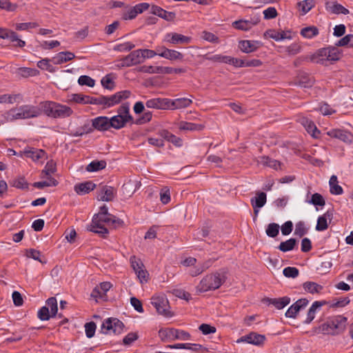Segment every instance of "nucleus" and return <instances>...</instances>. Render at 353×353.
I'll return each mask as SVG.
<instances>
[{"mask_svg": "<svg viewBox=\"0 0 353 353\" xmlns=\"http://www.w3.org/2000/svg\"><path fill=\"white\" fill-rule=\"evenodd\" d=\"M226 271L221 270L205 275L196 286V292L203 293L219 289L226 281Z\"/></svg>", "mask_w": 353, "mask_h": 353, "instance_id": "nucleus-1", "label": "nucleus"}, {"mask_svg": "<svg viewBox=\"0 0 353 353\" xmlns=\"http://www.w3.org/2000/svg\"><path fill=\"white\" fill-rule=\"evenodd\" d=\"M39 105L41 114L52 119H65L74 112L70 107L52 101L41 102Z\"/></svg>", "mask_w": 353, "mask_h": 353, "instance_id": "nucleus-2", "label": "nucleus"}, {"mask_svg": "<svg viewBox=\"0 0 353 353\" xmlns=\"http://www.w3.org/2000/svg\"><path fill=\"white\" fill-rule=\"evenodd\" d=\"M347 318L343 315L334 316L322 323L318 327L319 332L323 334L338 336L343 334L346 330Z\"/></svg>", "mask_w": 353, "mask_h": 353, "instance_id": "nucleus-3", "label": "nucleus"}, {"mask_svg": "<svg viewBox=\"0 0 353 353\" xmlns=\"http://www.w3.org/2000/svg\"><path fill=\"white\" fill-rule=\"evenodd\" d=\"M7 119L11 121L38 117L41 114V107L32 105H23L12 108L6 112Z\"/></svg>", "mask_w": 353, "mask_h": 353, "instance_id": "nucleus-4", "label": "nucleus"}, {"mask_svg": "<svg viewBox=\"0 0 353 353\" xmlns=\"http://www.w3.org/2000/svg\"><path fill=\"white\" fill-rule=\"evenodd\" d=\"M340 57L341 53L336 47L328 46L319 49L309 59L312 62L326 65L327 61H336L339 60Z\"/></svg>", "mask_w": 353, "mask_h": 353, "instance_id": "nucleus-5", "label": "nucleus"}, {"mask_svg": "<svg viewBox=\"0 0 353 353\" xmlns=\"http://www.w3.org/2000/svg\"><path fill=\"white\" fill-rule=\"evenodd\" d=\"M159 336L163 342H170L175 340H190L191 335L189 332L173 327L161 328Z\"/></svg>", "mask_w": 353, "mask_h": 353, "instance_id": "nucleus-6", "label": "nucleus"}, {"mask_svg": "<svg viewBox=\"0 0 353 353\" xmlns=\"http://www.w3.org/2000/svg\"><path fill=\"white\" fill-rule=\"evenodd\" d=\"M124 324L122 321L116 318L105 319L101 326V332L108 334L112 332L114 334H119L123 332Z\"/></svg>", "mask_w": 353, "mask_h": 353, "instance_id": "nucleus-7", "label": "nucleus"}, {"mask_svg": "<svg viewBox=\"0 0 353 353\" xmlns=\"http://www.w3.org/2000/svg\"><path fill=\"white\" fill-rule=\"evenodd\" d=\"M151 304L155 307L158 314L164 316H172L169 310V302L165 295L153 296L151 299Z\"/></svg>", "mask_w": 353, "mask_h": 353, "instance_id": "nucleus-8", "label": "nucleus"}, {"mask_svg": "<svg viewBox=\"0 0 353 353\" xmlns=\"http://www.w3.org/2000/svg\"><path fill=\"white\" fill-rule=\"evenodd\" d=\"M130 263L140 282H147L148 273L145 269V266L141 260L135 256H132L130 258Z\"/></svg>", "mask_w": 353, "mask_h": 353, "instance_id": "nucleus-9", "label": "nucleus"}, {"mask_svg": "<svg viewBox=\"0 0 353 353\" xmlns=\"http://www.w3.org/2000/svg\"><path fill=\"white\" fill-rule=\"evenodd\" d=\"M117 194V190L114 188L110 185H102L97 190V199L102 201H112Z\"/></svg>", "mask_w": 353, "mask_h": 353, "instance_id": "nucleus-10", "label": "nucleus"}, {"mask_svg": "<svg viewBox=\"0 0 353 353\" xmlns=\"http://www.w3.org/2000/svg\"><path fill=\"white\" fill-rule=\"evenodd\" d=\"M265 339V336L263 334H257L256 332H250V334L238 339L236 343H247L259 346L264 343Z\"/></svg>", "mask_w": 353, "mask_h": 353, "instance_id": "nucleus-11", "label": "nucleus"}, {"mask_svg": "<svg viewBox=\"0 0 353 353\" xmlns=\"http://www.w3.org/2000/svg\"><path fill=\"white\" fill-rule=\"evenodd\" d=\"M191 37L176 32L167 33L163 39L165 42L172 45L188 44L191 41Z\"/></svg>", "mask_w": 353, "mask_h": 353, "instance_id": "nucleus-12", "label": "nucleus"}, {"mask_svg": "<svg viewBox=\"0 0 353 353\" xmlns=\"http://www.w3.org/2000/svg\"><path fill=\"white\" fill-rule=\"evenodd\" d=\"M149 7L150 5L148 3H138L124 12L122 17L125 20L133 19L137 14L147 10Z\"/></svg>", "mask_w": 353, "mask_h": 353, "instance_id": "nucleus-13", "label": "nucleus"}, {"mask_svg": "<svg viewBox=\"0 0 353 353\" xmlns=\"http://www.w3.org/2000/svg\"><path fill=\"white\" fill-rule=\"evenodd\" d=\"M112 285L110 282L101 283L99 285L96 286L91 292V296L97 301L99 299L105 300L106 293L112 288Z\"/></svg>", "mask_w": 353, "mask_h": 353, "instance_id": "nucleus-14", "label": "nucleus"}, {"mask_svg": "<svg viewBox=\"0 0 353 353\" xmlns=\"http://www.w3.org/2000/svg\"><path fill=\"white\" fill-rule=\"evenodd\" d=\"M71 101L81 104H93L99 105L101 103L100 101V97H93L88 95H84L82 94H73L71 96Z\"/></svg>", "mask_w": 353, "mask_h": 353, "instance_id": "nucleus-15", "label": "nucleus"}, {"mask_svg": "<svg viewBox=\"0 0 353 353\" xmlns=\"http://www.w3.org/2000/svg\"><path fill=\"white\" fill-rule=\"evenodd\" d=\"M148 108L157 110H169V99L168 98H153L145 102Z\"/></svg>", "mask_w": 353, "mask_h": 353, "instance_id": "nucleus-16", "label": "nucleus"}, {"mask_svg": "<svg viewBox=\"0 0 353 353\" xmlns=\"http://www.w3.org/2000/svg\"><path fill=\"white\" fill-rule=\"evenodd\" d=\"M327 134L332 138L338 139L345 143H351L353 138L350 132L341 129H332L327 132Z\"/></svg>", "mask_w": 353, "mask_h": 353, "instance_id": "nucleus-17", "label": "nucleus"}, {"mask_svg": "<svg viewBox=\"0 0 353 353\" xmlns=\"http://www.w3.org/2000/svg\"><path fill=\"white\" fill-rule=\"evenodd\" d=\"M88 230L98 234L103 238H105L108 234V230L105 227L104 223L99 221L97 218H92V223L88 227Z\"/></svg>", "mask_w": 353, "mask_h": 353, "instance_id": "nucleus-18", "label": "nucleus"}, {"mask_svg": "<svg viewBox=\"0 0 353 353\" xmlns=\"http://www.w3.org/2000/svg\"><path fill=\"white\" fill-rule=\"evenodd\" d=\"M192 103V100L189 98L183 97L175 99H169V110H178L188 108Z\"/></svg>", "mask_w": 353, "mask_h": 353, "instance_id": "nucleus-19", "label": "nucleus"}, {"mask_svg": "<svg viewBox=\"0 0 353 353\" xmlns=\"http://www.w3.org/2000/svg\"><path fill=\"white\" fill-rule=\"evenodd\" d=\"M97 185L91 181H87L82 183H77L74 186V192L79 195H85L94 190Z\"/></svg>", "mask_w": 353, "mask_h": 353, "instance_id": "nucleus-20", "label": "nucleus"}, {"mask_svg": "<svg viewBox=\"0 0 353 353\" xmlns=\"http://www.w3.org/2000/svg\"><path fill=\"white\" fill-rule=\"evenodd\" d=\"M110 119L107 117H98L92 120V126L99 131H106L111 128Z\"/></svg>", "mask_w": 353, "mask_h": 353, "instance_id": "nucleus-21", "label": "nucleus"}, {"mask_svg": "<svg viewBox=\"0 0 353 353\" xmlns=\"http://www.w3.org/2000/svg\"><path fill=\"white\" fill-rule=\"evenodd\" d=\"M162 52L159 53V56L170 61H181L183 59V54L175 50L168 49L164 46L161 48Z\"/></svg>", "mask_w": 353, "mask_h": 353, "instance_id": "nucleus-22", "label": "nucleus"}, {"mask_svg": "<svg viewBox=\"0 0 353 353\" xmlns=\"http://www.w3.org/2000/svg\"><path fill=\"white\" fill-rule=\"evenodd\" d=\"M151 13H152L153 14L157 15L168 21H172L176 17L175 12L166 11L158 6H152Z\"/></svg>", "mask_w": 353, "mask_h": 353, "instance_id": "nucleus-23", "label": "nucleus"}, {"mask_svg": "<svg viewBox=\"0 0 353 353\" xmlns=\"http://www.w3.org/2000/svg\"><path fill=\"white\" fill-rule=\"evenodd\" d=\"M264 302L268 305H274L278 310H281L290 303V298L288 296L266 298L264 299Z\"/></svg>", "mask_w": 353, "mask_h": 353, "instance_id": "nucleus-24", "label": "nucleus"}, {"mask_svg": "<svg viewBox=\"0 0 353 353\" xmlns=\"http://www.w3.org/2000/svg\"><path fill=\"white\" fill-rule=\"evenodd\" d=\"M327 303H328L327 302V301H325V300L319 301H314L312 304L311 307H310V309L307 311V317H306L305 320L304 321V323L305 324L310 323L315 318V314H316L317 309H319L321 307L325 305Z\"/></svg>", "mask_w": 353, "mask_h": 353, "instance_id": "nucleus-25", "label": "nucleus"}, {"mask_svg": "<svg viewBox=\"0 0 353 353\" xmlns=\"http://www.w3.org/2000/svg\"><path fill=\"white\" fill-rule=\"evenodd\" d=\"M75 55L69 51L60 52L52 58V62L55 65H60L74 59Z\"/></svg>", "mask_w": 353, "mask_h": 353, "instance_id": "nucleus-26", "label": "nucleus"}, {"mask_svg": "<svg viewBox=\"0 0 353 353\" xmlns=\"http://www.w3.org/2000/svg\"><path fill=\"white\" fill-rule=\"evenodd\" d=\"M168 348L170 349H185L190 350L194 352H198L199 350H203L205 352L207 351V348L203 347L200 344L196 343H176L174 345H170L167 346Z\"/></svg>", "mask_w": 353, "mask_h": 353, "instance_id": "nucleus-27", "label": "nucleus"}, {"mask_svg": "<svg viewBox=\"0 0 353 353\" xmlns=\"http://www.w3.org/2000/svg\"><path fill=\"white\" fill-rule=\"evenodd\" d=\"M100 101H101L100 105L105 108L112 107L121 101L120 96L117 92L111 96H100Z\"/></svg>", "mask_w": 353, "mask_h": 353, "instance_id": "nucleus-28", "label": "nucleus"}, {"mask_svg": "<svg viewBox=\"0 0 353 353\" xmlns=\"http://www.w3.org/2000/svg\"><path fill=\"white\" fill-rule=\"evenodd\" d=\"M5 39L10 40L13 43L14 47L23 48L26 44L25 41L19 38L16 32L10 29H8Z\"/></svg>", "mask_w": 353, "mask_h": 353, "instance_id": "nucleus-29", "label": "nucleus"}, {"mask_svg": "<svg viewBox=\"0 0 353 353\" xmlns=\"http://www.w3.org/2000/svg\"><path fill=\"white\" fill-rule=\"evenodd\" d=\"M332 216L333 212L332 210H327L323 215L320 216L317 219L316 230L317 231H324L327 230L328 228L327 219H332Z\"/></svg>", "mask_w": 353, "mask_h": 353, "instance_id": "nucleus-30", "label": "nucleus"}, {"mask_svg": "<svg viewBox=\"0 0 353 353\" xmlns=\"http://www.w3.org/2000/svg\"><path fill=\"white\" fill-rule=\"evenodd\" d=\"M267 34L269 37L276 41L292 39L290 31H276L275 30H269L267 31Z\"/></svg>", "mask_w": 353, "mask_h": 353, "instance_id": "nucleus-31", "label": "nucleus"}, {"mask_svg": "<svg viewBox=\"0 0 353 353\" xmlns=\"http://www.w3.org/2000/svg\"><path fill=\"white\" fill-rule=\"evenodd\" d=\"M259 41L243 40L239 43V48L245 53H250L254 52L259 47Z\"/></svg>", "mask_w": 353, "mask_h": 353, "instance_id": "nucleus-32", "label": "nucleus"}, {"mask_svg": "<svg viewBox=\"0 0 353 353\" xmlns=\"http://www.w3.org/2000/svg\"><path fill=\"white\" fill-rule=\"evenodd\" d=\"M300 123L304 126L308 133H310L314 137H316L320 131L317 130L313 121L306 117H302L299 119Z\"/></svg>", "mask_w": 353, "mask_h": 353, "instance_id": "nucleus-33", "label": "nucleus"}, {"mask_svg": "<svg viewBox=\"0 0 353 353\" xmlns=\"http://www.w3.org/2000/svg\"><path fill=\"white\" fill-rule=\"evenodd\" d=\"M258 163L262 165L271 168L275 170H279L281 165L280 161L271 159L267 156L260 157L258 160Z\"/></svg>", "mask_w": 353, "mask_h": 353, "instance_id": "nucleus-34", "label": "nucleus"}, {"mask_svg": "<svg viewBox=\"0 0 353 353\" xmlns=\"http://www.w3.org/2000/svg\"><path fill=\"white\" fill-rule=\"evenodd\" d=\"M125 57L126 61H128L127 65H129L130 67L137 65L143 63L139 49L132 51L128 55L125 56Z\"/></svg>", "mask_w": 353, "mask_h": 353, "instance_id": "nucleus-35", "label": "nucleus"}, {"mask_svg": "<svg viewBox=\"0 0 353 353\" xmlns=\"http://www.w3.org/2000/svg\"><path fill=\"white\" fill-rule=\"evenodd\" d=\"M266 201V194L261 192L257 193L256 196L252 198L250 203L253 208H261L265 204Z\"/></svg>", "mask_w": 353, "mask_h": 353, "instance_id": "nucleus-36", "label": "nucleus"}, {"mask_svg": "<svg viewBox=\"0 0 353 353\" xmlns=\"http://www.w3.org/2000/svg\"><path fill=\"white\" fill-rule=\"evenodd\" d=\"M159 135L164 138L165 140H167L169 142H171L176 146H181L182 145V139L179 137H177L174 134H172L168 130H161L159 132Z\"/></svg>", "mask_w": 353, "mask_h": 353, "instance_id": "nucleus-37", "label": "nucleus"}, {"mask_svg": "<svg viewBox=\"0 0 353 353\" xmlns=\"http://www.w3.org/2000/svg\"><path fill=\"white\" fill-rule=\"evenodd\" d=\"M23 153L26 157L30 158L34 161L44 158L46 154L43 150H37L34 148L25 150H23Z\"/></svg>", "mask_w": 353, "mask_h": 353, "instance_id": "nucleus-38", "label": "nucleus"}, {"mask_svg": "<svg viewBox=\"0 0 353 353\" xmlns=\"http://www.w3.org/2000/svg\"><path fill=\"white\" fill-rule=\"evenodd\" d=\"M255 24L256 23H253L252 21L240 19L232 22V26L236 30L247 31Z\"/></svg>", "mask_w": 353, "mask_h": 353, "instance_id": "nucleus-39", "label": "nucleus"}, {"mask_svg": "<svg viewBox=\"0 0 353 353\" xmlns=\"http://www.w3.org/2000/svg\"><path fill=\"white\" fill-rule=\"evenodd\" d=\"M316 3V0H303L297 3L301 14L304 15L311 10Z\"/></svg>", "mask_w": 353, "mask_h": 353, "instance_id": "nucleus-40", "label": "nucleus"}, {"mask_svg": "<svg viewBox=\"0 0 353 353\" xmlns=\"http://www.w3.org/2000/svg\"><path fill=\"white\" fill-rule=\"evenodd\" d=\"M124 118L129 122L133 123V117L130 113V104L128 103H123L117 109V114Z\"/></svg>", "mask_w": 353, "mask_h": 353, "instance_id": "nucleus-41", "label": "nucleus"}, {"mask_svg": "<svg viewBox=\"0 0 353 353\" xmlns=\"http://www.w3.org/2000/svg\"><path fill=\"white\" fill-rule=\"evenodd\" d=\"M303 288L305 291L310 294H319L321 293L323 289V287L315 282L307 281L303 284Z\"/></svg>", "mask_w": 353, "mask_h": 353, "instance_id": "nucleus-42", "label": "nucleus"}, {"mask_svg": "<svg viewBox=\"0 0 353 353\" xmlns=\"http://www.w3.org/2000/svg\"><path fill=\"white\" fill-rule=\"evenodd\" d=\"M204 126L202 124L194 123L191 122L181 121L179 123V128L181 130L187 131H200L203 129Z\"/></svg>", "mask_w": 353, "mask_h": 353, "instance_id": "nucleus-43", "label": "nucleus"}, {"mask_svg": "<svg viewBox=\"0 0 353 353\" xmlns=\"http://www.w3.org/2000/svg\"><path fill=\"white\" fill-rule=\"evenodd\" d=\"M314 83V78L307 74H301L298 77L297 84L301 87L311 88Z\"/></svg>", "mask_w": 353, "mask_h": 353, "instance_id": "nucleus-44", "label": "nucleus"}, {"mask_svg": "<svg viewBox=\"0 0 353 353\" xmlns=\"http://www.w3.org/2000/svg\"><path fill=\"white\" fill-rule=\"evenodd\" d=\"M110 119V125L111 128L119 130L121 129L126 125V123H130L128 121L125 120L124 118L121 117L120 115H115Z\"/></svg>", "mask_w": 353, "mask_h": 353, "instance_id": "nucleus-45", "label": "nucleus"}, {"mask_svg": "<svg viewBox=\"0 0 353 353\" xmlns=\"http://www.w3.org/2000/svg\"><path fill=\"white\" fill-rule=\"evenodd\" d=\"M319 33V29L314 26L303 28L301 30V35L306 39H312Z\"/></svg>", "mask_w": 353, "mask_h": 353, "instance_id": "nucleus-46", "label": "nucleus"}, {"mask_svg": "<svg viewBox=\"0 0 353 353\" xmlns=\"http://www.w3.org/2000/svg\"><path fill=\"white\" fill-rule=\"evenodd\" d=\"M296 243L297 241L294 238H291L285 241L281 242L278 246V249L283 252H289L295 248Z\"/></svg>", "mask_w": 353, "mask_h": 353, "instance_id": "nucleus-47", "label": "nucleus"}, {"mask_svg": "<svg viewBox=\"0 0 353 353\" xmlns=\"http://www.w3.org/2000/svg\"><path fill=\"white\" fill-rule=\"evenodd\" d=\"M330 308H337V307H344L347 305H348L350 302V300L348 297H343L339 299H334L332 301H327Z\"/></svg>", "mask_w": 353, "mask_h": 353, "instance_id": "nucleus-48", "label": "nucleus"}, {"mask_svg": "<svg viewBox=\"0 0 353 353\" xmlns=\"http://www.w3.org/2000/svg\"><path fill=\"white\" fill-rule=\"evenodd\" d=\"M39 74V71L34 68H19L17 70V74L23 78L29 77H35Z\"/></svg>", "mask_w": 353, "mask_h": 353, "instance_id": "nucleus-49", "label": "nucleus"}, {"mask_svg": "<svg viewBox=\"0 0 353 353\" xmlns=\"http://www.w3.org/2000/svg\"><path fill=\"white\" fill-rule=\"evenodd\" d=\"M11 186L21 190L28 188V183L23 176H18L9 181Z\"/></svg>", "mask_w": 353, "mask_h": 353, "instance_id": "nucleus-50", "label": "nucleus"}, {"mask_svg": "<svg viewBox=\"0 0 353 353\" xmlns=\"http://www.w3.org/2000/svg\"><path fill=\"white\" fill-rule=\"evenodd\" d=\"M46 307H48V310L52 316V318L54 317L58 311L57 301L55 297H50L46 301Z\"/></svg>", "mask_w": 353, "mask_h": 353, "instance_id": "nucleus-51", "label": "nucleus"}, {"mask_svg": "<svg viewBox=\"0 0 353 353\" xmlns=\"http://www.w3.org/2000/svg\"><path fill=\"white\" fill-rule=\"evenodd\" d=\"M106 166L105 161H93L89 163L86 168L88 172H97L104 169Z\"/></svg>", "mask_w": 353, "mask_h": 353, "instance_id": "nucleus-52", "label": "nucleus"}, {"mask_svg": "<svg viewBox=\"0 0 353 353\" xmlns=\"http://www.w3.org/2000/svg\"><path fill=\"white\" fill-rule=\"evenodd\" d=\"M328 9L332 13L335 14H343L346 15L350 13L349 10L337 2L332 3V5Z\"/></svg>", "mask_w": 353, "mask_h": 353, "instance_id": "nucleus-53", "label": "nucleus"}, {"mask_svg": "<svg viewBox=\"0 0 353 353\" xmlns=\"http://www.w3.org/2000/svg\"><path fill=\"white\" fill-rule=\"evenodd\" d=\"M52 61V59H43L37 62V66L41 70H47L50 72H53L54 71V68L50 62Z\"/></svg>", "mask_w": 353, "mask_h": 353, "instance_id": "nucleus-54", "label": "nucleus"}, {"mask_svg": "<svg viewBox=\"0 0 353 353\" xmlns=\"http://www.w3.org/2000/svg\"><path fill=\"white\" fill-rule=\"evenodd\" d=\"M266 234L269 237L274 238L279 232V225L277 223H272L268 225L265 230Z\"/></svg>", "mask_w": 353, "mask_h": 353, "instance_id": "nucleus-55", "label": "nucleus"}, {"mask_svg": "<svg viewBox=\"0 0 353 353\" xmlns=\"http://www.w3.org/2000/svg\"><path fill=\"white\" fill-rule=\"evenodd\" d=\"M20 97V94H1L0 95V103L12 104Z\"/></svg>", "mask_w": 353, "mask_h": 353, "instance_id": "nucleus-56", "label": "nucleus"}, {"mask_svg": "<svg viewBox=\"0 0 353 353\" xmlns=\"http://www.w3.org/2000/svg\"><path fill=\"white\" fill-rule=\"evenodd\" d=\"M228 57V56L222 54L210 55L208 54H206L203 56V58L206 60L211 61L213 62L227 63Z\"/></svg>", "mask_w": 353, "mask_h": 353, "instance_id": "nucleus-57", "label": "nucleus"}, {"mask_svg": "<svg viewBox=\"0 0 353 353\" xmlns=\"http://www.w3.org/2000/svg\"><path fill=\"white\" fill-rule=\"evenodd\" d=\"M142 62L143 63L147 59H152L157 55H159L160 52H156L153 50L150 49H139Z\"/></svg>", "mask_w": 353, "mask_h": 353, "instance_id": "nucleus-58", "label": "nucleus"}, {"mask_svg": "<svg viewBox=\"0 0 353 353\" xmlns=\"http://www.w3.org/2000/svg\"><path fill=\"white\" fill-rule=\"evenodd\" d=\"M135 48V45L131 42H125L117 44L114 47V50L117 52H129Z\"/></svg>", "mask_w": 353, "mask_h": 353, "instance_id": "nucleus-59", "label": "nucleus"}, {"mask_svg": "<svg viewBox=\"0 0 353 353\" xmlns=\"http://www.w3.org/2000/svg\"><path fill=\"white\" fill-rule=\"evenodd\" d=\"M78 83L81 85H87L92 88L95 85V81L92 78L87 75H81L79 77Z\"/></svg>", "mask_w": 353, "mask_h": 353, "instance_id": "nucleus-60", "label": "nucleus"}, {"mask_svg": "<svg viewBox=\"0 0 353 353\" xmlns=\"http://www.w3.org/2000/svg\"><path fill=\"white\" fill-rule=\"evenodd\" d=\"M84 327L86 336L89 339L93 337L97 328L96 323L93 321L86 323Z\"/></svg>", "mask_w": 353, "mask_h": 353, "instance_id": "nucleus-61", "label": "nucleus"}, {"mask_svg": "<svg viewBox=\"0 0 353 353\" xmlns=\"http://www.w3.org/2000/svg\"><path fill=\"white\" fill-rule=\"evenodd\" d=\"M309 203L314 205L323 206L325 204V201L321 194L319 193H314L312 195V198L307 201Z\"/></svg>", "mask_w": 353, "mask_h": 353, "instance_id": "nucleus-62", "label": "nucleus"}, {"mask_svg": "<svg viewBox=\"0 0 353 353\" xmlns=\"http://www.w3.org/2000/svg\"><path fill=\"white\" fill-rule=\"evenodd\" d=\"M101 83L104 88L109 90H112L114 88V83L110 74H107L103 77L101 80Z\"/></svg>", "mask_w": 353, "mask_h": 353, "instance_id": "nucleus-63", "label": "nucleus"}, {"mask_svg": "<svg viewBox=\"0 0 353 353\" xmlns=\"http://www.w3.org/2000/svg\"><path fill=\"white\" fill-rule=\"evenodd\" d=\"M17 8V5L12 3L9 0H0V9L8 12H14Z\"/></svg>", "mask_w": 353, "mask_h": 353, "instance_id": "nucleus-64", "label": "nucleus"}]
</instances>
